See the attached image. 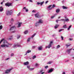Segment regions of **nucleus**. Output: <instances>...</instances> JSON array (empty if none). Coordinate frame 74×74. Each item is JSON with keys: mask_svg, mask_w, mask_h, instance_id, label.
<instances>
[{"mask_svg": "<svg viewBox=\"0 0 74 74\" xmlns=\"http://www.w3.org/2000/svg\"><path fill=\"white\" fill-rule=\"evenodd\" d=\"M3 43L4 44H3L1 45V47H2V48H4L5 47L9 48L10 45L11 46L12 45V44L9 43L6 41H4Z\"/></svg>", "mask_w": 74, "mask_h": 74, "instance_id": "obj_1", "label": "nucleus"}, {"mask_svg": "<svg viewBox=\"0 0 74 74\" xmlns=\"http://www.w3.org/2000/svg\"><path fill=\"white\" fill-rule=\"evenodd\" d=\"M13 68H11L10 69H7L6 70L5 72V74H8V73H10V72L12 70H13Z\"/></svg>", "mask_w": 74, "mask_h": 74, "instance_id": "obj_2", "label": "nucleus"}, {"mask_svg": "<svg viewBox=\"0 0 74 74\" xmlns=\"http://www.w3.org/2000/svg\"><path fill=\"white\" fill-rule=\"evenodd\" d=\"M12 13V11L11 10L10 11H6V14L7 15H11Z\"/></svg>", "mask_w": 74, "mask_h": 74, "instance_id": "obj_3", "label": "nucleus"}, {"mask_svg": "<svg viewBox=\"0 0 74 74\" xmlns=\"http://www.w3.org/2000/svg\"><path fill=\"white\" fill-rule=\"evenodd\" d=\"M21 47L20 45V44H19V43H17L16 44H14V45L13 47L14 48H16V47Z\"/></svg>", "mask_w": 74, "mask_h": 74, "instance_id": "obj_4", "label": "nucleus"}, {"mask_svg": "<svg viewBox=\"0 0 74 74\" xmlns=\"http://www.w3.org/2000/svg\"><path fill=\"white\" fill-rule=\"evenodd\" d=\"M5 5L8 7H10V6H12L13 5L12 3H5Z\"/></svg>", "mask_w": 74, "mask_h": 74, "instance_id": "obj_5", "label": "nucleus"}, {"mask_svg": "<svg viewBox=\"0 0 74 74\" xmlns=\"http://www.w3.org/2000/svg\"><path fill=\"white\" fill-rule=\"evenodd\" d=\"M35 17L36 18H41V16L40 14H39V13H37L35 14Z\"/></svg>", "mask_w": 74, "mask_h": 74, "instance_id": "obj_6", "label": "nucleus"}, {"mask_svg": "<svg viewBox=\"0 0 74 74\" xmlns=\"http://www.w3.org/2000/svg\"><path fill=\"white\" fill-rule=\"evenodd\" d=\"M16 29L15 26H13L10 28V31L13 30H14V29Z\"/></svg>", "mask_w": 74, "mask_h": 74, "instance_id": "obj_7", "label": "nucleus"}, {"mask_svg": "<svg viewBox=\"0 0 74 74\" xmlns=\"http://www.w3.org/2000/svg\"><path fill=\"white\" fill-rule=\"evenodd\" d=\"M38 22L39 24H42L43 23V21L41 19L39 20Z\"/></svg>", "mask_w": 74, "mask_h": 74, "instance_id": "obj_8", "label": "nucleus"}, {"mask_svg": "<svg viewBox=\"0 0 74 74\" xmlns=\"http://www.w3.org/2000/svg\"><path fill=\"white\" fill-rule=\"evenodd\" d=\"M44 3V1H43L42 2H38L37 3V5H39V4H40V5H42V4H43V3Z\"/></svg>", "mask_w": 74, "mask_h": 74, "instance_id": "obj_9", "label": "nucleus"}, {"mask_svg": "<svg viewBox=\"0 0 74 74\" xmlns=\"http://www.w3.org/2000/svg\"><path fill=\"white\" fill-rule=\"evenodd\" d=\"M51 47H52V45H51V44H49L48 46H46L45 47V48H46L47 49V48H49H49H50Z\"/></svg>", "mask_w": 74, "mask_h": 74, "instance_id": "obj_10", "label": "nucleus"}, {"mask_svg": "<svg viewBox=\"0 0 74 74\" xmlns=\"http://www.w3.org/2000/svg\"><path fill=\"white\" fill-rule=\"evenodd\" d=\"M52 5H50L48 7V10H52Z\"/></svg>", "mask_w": 74, "mask_h": 74, "instance_id": "obj_11", "label": "nucleus"}, {"mask_svg": "<svg viewBox=\"0 0 74 74\" xmlns=\"http://www.w3.org/2000/svg\"><path fill=\"white\" fill-rule=\"evenodd\" d=\"M39 24H39L38 22H37L35 23V26H36V27H37V26H39Z\"/></svg>", "mask_w": 74, "mask_h": 74, "instance_id": "obj_12", "label": "nucleus"}, {"mask_svg": "<svg viewBox=\"0 0 74 74\" xmlns=\"http://www.w3.org/2000/svg\"><path fill=\"white\" fill-rule=\"evenodd\" d=\"M71 50H72V49H68L66 50V51L67 52H68V53H70V51H71Z\"/></svg>", "mask_w": 74, "mask_h": 74, "instance_id": "obj_13", "label": "nucleus"}, {"mask_svg": "<svg viewBox=\"0 0 74 74\" xmlns=\"http://www.w3.org/2000/svg\"><path fill=\"white\" fill-rule=\"evenodd\" d=\"M53 71V69H50L48 71V73H52V71Z\"/></svg>", "mask_w": 74, "mask_h": 74, "instance_id": "obj_14", "label": "nucleus"}, {"mask_svg": "<svg viewBox=\"0 0 74 74\" xmlns=\"http://www.w3.org/2000/svg\"><path fill=\"white\" fill-rule=\"evenodd\" d=\"M22 23L21 22L18 23V25L17 26L18 27H19L21 26V25L22 24Z\"/></svg>", "mask_w": 74, "mask_h": 74, "instance_id": "obj_15", "label": "nucleus"}, {"mask_svg": "<svg viewBox=\"0 0 74 74\" xmlns=\"http://www.w3.org/2000/svg\"><path fill=\"white\" fill-rule=\"evenodd\" d=\"M29 64V63L28 62H27L24 63V65H25V66H26V65H28Z\"/></svg>", "mask_w": 74, "mask_h": 74, "instance_id": "obj_16", "label": "nucleus"}, {"mask_svg": "<svg viewBox=\"0 0 74 74\" xmlns=\"http://www.w3.org/2000/svg\"><path fill=\"white\" fill-rule=\"evenodd\" d=\"M3 10V7L1 6L0 7V12H2Z\"/></svg>", "mask_w": 74, "mask_h": 74, "instance_id": "obj_17", "label": "nucleus"}, {"mask_svg": "<svg viewBox=\"0 0 74 74\" xmlns=\"http://www.w3.org/2000/svg\"><path fill=\"white\" fill-rule=\"evenodd\" d=\"M42 46H40L39 47L38 49L39 51H40V50H41V49H42Z\"/></svg>", "mask_w": 74, "mask_h": 74, "instance_id": "obj_18", "label": "nucleus"}, {"mask_svg": "<svg viewBox=\"0 0 74 74\" xmlns=\"http://www.w3.org/2000/svg\"><path fill=\"white\" fill-rule=\"evenodd\" d=\"M60 12V10L59 9H58L56 10V12H57V13H58V12Z\"/></svg>", "mask_w": 74, "mask_h": 74, "instance_id": "obj_19", "label": "nucleus"}, {"mask_svg": "<svg viewBox=\"0 0 74 74\" xmlns=\"http://www.w3.org/2000/svg\"><path fill=\"white\" fill-rule=\"evenodd\" d=\"M63 9H65L66 10H67L68 8L67 7H66L65 6H63L62 7Z\"/></svg>", "mask_w": 74, "mask_h": 74, "instance_id": "obj_20", "label": "nucleus"}, {"mask_svg": "<svg viewBox=\"0 0 74 74\" xmlns=\"http://www.w3.org/2000/svg\"><path fill=\"white\" fill-rule=\"evenodd\" d=\"M59 26V25H56L55 26V28L57 29V28L58 27V26Z\"/></svg>", "mask_w": 74, "mask_h": 74, "instance_id": "obj_21", "label": "nucleus"}, {"mask_svg": "<svg viewBox=\"0 0 74 74\" xmlns=\"http://www.w3.org/2000/svg\"><path fill=\"white\" fill-rule=\"evenodd\" d=\"M10 37V38H9V40H12V37H13V36L12 35H11Z\"/></svg>", "mask_w": 74, "mask_h": 74, "instance_id": "obj_22", "label": "nucleus"}, {"mask_svg": "<svg viewBox=\"0 0 74 74\" xmlns=\"http://www.w3.org/2000/svg\"><path fill=\"white\" fill-rule=\"evenodd\" d=\"M56 15V14H54L53 16H52L51 17V19H53L54 17H55V16Z\"/></svg>", "mask_w": 74, "mask_h": 74, "instance_id": "obj_23", "label": "nucleus"}, {"mask_svg": "<svg viewBox=\"0 0 74 74\" xmlns=\"http://www.w3.org/2000/svg\"><path fill=\"white\" fill-rule=\"evenodd\" d=\"M27 33H28V31H25V32H24V33L25 34H27Z\"/></svg>", "mask_w": 74, "mask_h": 74, "instance_id": "obj_24", "label": "nucleus"}, {"mask_svg": "<svg viewBox=\"0 0 74 74\" xmlns=\"http://www.w3.org/2000/svg\"><path fill=\"white\" fill-rule=\"evenodd\" d=\"M3 41H4V39H2L0 41V44L3 42Z\"/></svg>", "mask_w": 74, "mask_h": 74, "instance_id": "obj_25", "label": "nucleus"}, {"mask_svg": "<svg viewBox=\"0 0 74 74\" xmlns=\"http://www.w3.org/2000/svg\"><path fill=\"white\" fill-rule=\"evenodd\" d=\"M60 46L59 45H58L56 47V48L57 49H59V48H60Z\"/></svg>", "mask_w": 74, "mask_h": 74, "instance_id": "obj_26", "label": "nucleus"}, {"mask_svg": "<svg viewBox=\"0 0 74 74\" xmlns=\"http://www.w3.org/2000/svg\"><path fill=\"white\" fill-rule=\"evenodd\" d=\"M31 52V50H28L27 51V53H30V52Z\"/></svg>", "mask_w": 74, "mask_h": 74, "instance_id": "obj_27", "label": "nucleus"}, {"mask_svg": "<svg viewBox=\"0 0 74 74\" xmlns=\"http://www.w3.org/2000/svg\"><path fill=\"white\" fill-rule=\"evenodd\" d=\"M14 22V19L12 18L11 20V22L10 23H11V24H12V22Z\"/></svg>", "mask_w": 74, "mask_h": 74, "instance_id": "obj_28", "label": "nucleus"}, {"mask_svg": "<svg viewBox=\"0 0 74 74\" xmlns=\"http://www.w3.org/2000/svg\"><path fill=\"white\" fill-rule=\"evenodd\" d=\"M71 27V25L69 26V27L68 28V30H69L70 29V28Z\"/></svg>", "mask_w": 74, "mask_h": 74, "instance_id": "obj_29", "label": "nucleus"}, {"mask_svg": "<svg viewBox=\"0 0 74 74\" xmlns=\"http://www.w3.org/2000/svg\"><path fill=\"white\" fill-rule=\"evenodd\" d=\"M56 7V5H55V4H53L52 5V8H53L54 7Z\"/></svg>", "mask_w": 74, "mask_h": 74, "instance_id": "obj_30", "label": "nucleus"}, {"mask_svg": "<svg viewBox=\"0 0 74 74\" xmlns=\"http://www.w3.org/2000/svg\"><path fill=\"white\" fill-rule=\"evenodd\" d=\"M36 36V34H34L31 37L32 38H33L34 37V36Z\"/></svg>", "mask_w": 74, "mask_h": 74, "instance_id": "obj_31", "label": "nucleus"}, {"mask_svg": "<svg viewBox=\"0 0 74 74\" xmlns=\"http://www.w3.org/2000/svg\"><path fill=\"white\" fill-rule=\"evenodd\" d=\"M36 58V56H34L32 57V59H34L35 58Z\"/></svg>", "mask_w": 74, "mask_h": 74, "instance_id": "obj_32", "label": "nucleus"}, {"mask_svg": "<svg viewBox=\"0 0 74 74\" xmlns=\"http://www.w3.org/2000/svg\"><path fill=\"white\" fill-rule=\"evenodd\" d=\"M3 29V25H1L0 26V30H1Z\"/></svg>", "mask_w": 74, "mask_h": 74, "instance_id": "obj_33", "label": "nucleus"}, {"mask_svg": "<svg viewBox=\"0 0 74 74\" xmlns=\"http://www.w3.org/2000/svg\"><path fill=\"white\" fill-rule=\"evenodd\" d=\"M42 71H43V70L42 69L39 72V73H40H40H42Z\"/></svg>", "mask_w": 74, "mask_h": 74, "instance_id": "obj_34", "label": "nucleus"}, {"mask_svg": "<svg viewBox=\"0 0 74 74\" xmlns=\"http://www.w3.org/2000/svg\"><path fill=\"white\" fill-rule=\"evenodd\" d=\"M67 21H69V18H66L65 20V21L67 22Z\"/></svg>", "mask_w": 74, "mask_h": 74, "instance_id": "obj_35", "label": "nucleus"}, {"mask_svg": "<svg viewBox=\"0 0 74 74\" xmlns=\"http://www.w3.org/2000/svg\"><path fill=\"white\" fill-rule=\"evenodd\" d=\"M52 63V61H49L47 63V64H51Z\"/></svg>", "mask_w": 74, "mask_h": 74, "instance_id": "obj_36", "label": "nucleus"}, {"mask_svg": "<svg viewBox=\"0 0 74 74\" xmlns=\"http://www.w3.org/2000/svg\"><path fill=\"white\" fill-rule=\"evenodd\" d=\"M30 40V38H29L27 40V42H29Z\"/></svg>", "mask_w": 74, "mask_h": 74, "instance_id": "obj_37", "label": "nucleus"}, {"mask_svg": "<svg viewBox=\"0 0 74 74\" xmlns=\"http://www.w3.org/2000/svg\"><path fill=\"white\" fill-rule=\"evenodd\" d=\"M34 68H30L29 69V70L32 71V70H34Z\"/></svg>", "mask_w": 74, "mask_h": 74, "instance_id": "obj_38", "label": "nucleus"}, {"mask_svg": "<svg viewBox=\"0 0 74 74\" xmlns=\"http://www.w3.org/2000/svg\"><path fill=\"white\" fill-rule=\"evenodd\" d=\"M64 30V29H60L58 31V32H60L62 31V30Z\"/></svg>", "mask_w": 74, "mask_h": 74, "instance_id": "obj_39", "label": "nucleus"}, {"mask_svg": "<svg viewBox=\"0 0 74 74\" xmlns=\"http://www.w3.org/2000/svg\"><path fill=\"white\" fill-rule=\"evenodd\" d=\"M39 66V65L37 63H36V64H35V66L36 67H37V66Z\"/></svg>", "mask_w": 74, "mask_h": 74, "instance_id": "obj_40", "label": "nucleus"}, {"mask_svg": "<svg viewBox=\"0 0 74 74\" xmlns=\"http://www.w3.org/2000/svg\"><path fill=\"white\" fill-rule=\"evenodd\" d=\"M20 37H21V36H20V35L18 36L17 37V39H19V38H20Z\"/></svg>", "mask_w": 74, "mask_h": 74, "instance_id": "obj_41", "label": "nucleus"}, {"mask_svg": "<svg viewBox=\"0 0 74 74\" xmlns=\"http://www.w3.org/2000/svg\"><path fill=\"white\" fill-rule=\"evenodd\" d=\"M60 21H64V22H65V19H61V20H60Z\"/></svg>", "mask_w": 74, "mask_h": 74, "instance_id": "obj_42", "label": "nucleus"}, {"mask_svg": "<svg viewBox=\"0 0 74 74\" xmlns=\"http://www.w3.org/2000/svg\"><path fill=\"white\" fill-rule=\"evenodd\" d=\"M28 11H29V10H28V9H26L25 12H28Z\"/></svg>", "mask_w": 74, "mask_h": 74, "instance_id": "obj_43", "label": "nucleus"}, {"mask_svg": "<svg viewBox=\"0 0 74 74\" xmlns=\"http://www.w3.org/2000/svg\"><path fill=\"white\" fill-rule=\"evenodd\" d=\"M63 27H64V28H66V25H64L63 26Z\"/></svg>", "mask_w": 74, "mask_h": 74, "instance_id": "obj_44", "label": "nucleus"}, {"mask_svg": "<svg viewBox=\"0 0 74 74\" xmlns=\"http://www.w3.org/2000/svg\"><path fill=\"white\" fill-rule=\"evenodd\" d=\"M36 12V11L35 10H33L32 11V12H33V13H35Z\"/></svg>", "mask_w": 74, "mask_h": 74, "instance_id": "obj_45", "label": "nucleus"}, {"mask_svg": "<svg viewBox=\"0 0 74 74\" xmlns=\"http://www.w3.org/2000/svg\"><path fill=\"white\" fill-rule=\"evenodd\" d=\"M70 45H66V47L67 48L68 47H69V46H70Z\"/></svg>", "mask_w": 74, "mask_h": 74, "instance_id": "obj_46", "label": "nucleus"}, {"mask_svg": "<svg viewBox=\"0 0 74 74\" xmlns=\"http://www.w3.org/2000/svg\"><path fill=\"white\" fill-rule=\"evenodd\" d=\"M53 43V42L51 41L50 42V43L49 44H50L51 45H52V44Z\"/></svg>", "mask_w": 74, "mask_h": 74, "instance_id": "obj_47", "label": "nucleus"}, {"mask_svg": "<svg viewBox=\"0 0 74 74\" xmlns=\"http://www.w3.org/2000/svg\"><path fill=\"white\" fill-rule=\"evenodd\" d=\"M14 53H12L11 54V56H14Z\"/></svg>", "mask_w": 74, "mask_h": 74, "instance_id": "obj_48", "label": "nucleus"}, {"mask_svg": "<svg viewBox=\"0 0 74 74\" xmlns=\"http://www.w3.org/2000/svg\"><path fill=\"white\" fill-rule=\"evenodd\" d=\"M48 68V66H47L45 67V69H47V68Z\"/></svg>", "mask_w": 74, "mask_h": 74, "instance_id": "obj_49", "label": "nucleus"}, {"mask_svg": "<svg viewBox=\"0 0 74 74\" xmlns=\"http://www.w3.org/2000/svg\"><path fill=\"white\" fill-rule=\"evenodd\" d=\"M27 69H28L29 70V69H30V66H27Z\"/></svg>", "mask_w": 74, "mask_h": 74, "instance_id": "obj_50", "label": "nucleus"}, {"mask_svg": "<svg viewBox=\"0 0 74 74\" xmlns=\"http://www.w3.org/2000/svg\"><path fill=\"white\" fill-rule=\"evenodd\" d=\"M32 48L33 49H34L35 48H36V46H33L32 47Z\"/></svg>", "mask_w": 74, "mask_h": 74, "instance_id": "obj_51", "label": "nucleus"}, {"mask_svg": "<svg viewBox=\"0 0 74 74\" xmlns=\"http://www.w3.org/2000/svg\"><path fill=\"white\" fill-rule=\"evenodd\" d=\"M61 38L62 40H63V37L62 36H61Z\"/></svg>", "mask_w": 74, "mask_h": 74, "instance_id": "obj_52", "label": "nucleus"}, {"mask_svg": "<svg viewBox=\"0 0 74 74\" xmlns=\"http://www.w3.org/2000/svg\"><path fill=\"white\" fill-rule=\"evenodd\" d=\"M20 14H21V12H19L18 14H17V16H19L20 15Z\"/></svg>", "mask_w": 74, "mask_h": 74, "instance_id": "obj_53", "label": "nucleus"}, {"mask_svg": "<svg viewBox=\"0 0 74 74\" xmlns=\"http://www.w3.org/2000/svg\"><path fill=\"white\" fill-rule=\"evenodd\" d=\"M69 61V60H67L65 61V62H68Z\"/></svg>", "mask_w": 74, "mask_h": 74, "instance_id": "obj_54", "label": "nucleus"}, {"mask_svg": "<svg viewBox=\"0 0 74 74\" xmlns=\"http://www.w3.org/2000/svg\"><path fill=\"white\" fill-rule=\"evenodd\" d=\"M48 2V1H46L45 2V4H47Z\"/></svg>", "mask_w": 74, "mask_h": 74, "instance_id": "obj_55", "label": "nucleus"}, {"mask_svg": "<svg viewBox=\"0 0 74 74\" xmlns=\"http://www.w3.org/2000/svg\"><path fill=\"white\" fill-rule=\"evenodd\" d=\"M58 21H60V20H57L56 21V22H58Z\"/></svg>", "mask_w": 74, "mask_h": 74, "instance_id": "obj_56", "label": "nucleus"}, {"mask_svg": "<svg viewBox=\"0 0 74 74\" xmlns=\"http://www.w3.org/2000/svg\"><path fill=\"white\" fill-rule=\"evenodd\" d=\"M29 0V1L30 2H33V1H32V0Z\"/></svg>", "mask_w": 74, "mask_h": 74, "instance_id": "obj_57", "label": "nucleus"}, {"mask_svg": "<svg viewBox=\"0 0 74 74\" xmlns=\"http://www.w3.org/2000/svg\"><path fill=\"white\" fill-rule=\"evenodd\" d=\"M15 32H16V31H13L12 32V33H15Z\"/></svg>", "mask_w": 74, "mask_h": 74, "instance_id": "obj_58", "label": "nucleus"}, {"mask_svg": "<svg viewBox=\"0 0 74 74\" xmlns=\"http://www.w3.org/2000/svg\"><path fill=\"white\" fill-rule=\"evenodd\" d=\"M45 73V72H42V73H41V74H44Z\"/></svg>", "mask_w": 74, "mask_h": 74, "instance_id": "obj_59", "label": "nucleus"}, {"mask_svg": "<svg viewBox=\"0 0 74 74\" xmlns=\"http://www.w3.org/2000/svg\"><path fill=\"white\" fill-rule=\"evenodd\" d=\"M72 5H74V3H72Z\"/></svg>", "mask_w": 74, "mask_h": 74, "instance_id": "obj_60", "label": "nucleus"}, {"mask_svg": "<svg viewBox=\"0 0 74 74\" xmlns=\"http://www.w3.org/2000/svg\"><path fill=\"white\" fill-rule=\"evenodd\" d=\"M64 1H62V3H64Z\"/></svg>", "mask_w": 74, "mask_h": 74, "instance_id": "obj_61", "label": "nucleus"}, {"mask_svg": "<svg viewBox=\"0 0 74 74\" xmlns=\"http://www.w3.org/2000/svg\"><path fill=\"white\" fill-rule=\"evenodd\" d=\"M8 59H10V58H8L6 59V60H8Z\"/></svg>", "mask_w": 74, "mask_h": 74, "instance_id": "obj_62", "label": "nucleus"}, {"mask_svg": "<svg viewBox=\"0 0 74 74\" xmlns=\"http://www.w3.org/2000/svg\"><path fill=\"white\" fill-rule=\"evenodd\" d=\"M23 9H26V7H24L23 8Z\"/></svg>", "mask_w": 74, "mask_h": 74, "instance_id": "obj_63", "label": "nucleus"}, {"mask_svg": "<svg viewBox=\"0 0 74 74\" xmlns=\"http://www.w3.org/2000/svg\"><path fill=\"white\" fill-rule=\"evenodd\" d=\"M72 74H74V72H72Z\"/></svg>", "mask_w": 74, "mask_h": 74, "instance_id": "obj_64", "label": "nucleus"}]
</instances>
